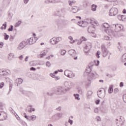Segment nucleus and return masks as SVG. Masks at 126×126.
Masks as SVG:
<instances>
[{
    "instance_id": "obj_26",
    "label": "nucleus",
    "mask_w": 126,
    "mask_h": 126,
    "mask_svg": "<svg viewBox=\"0 0 126 126\" xmlns=\"http://www.w3.org/2000/svg\"><path fill=\"white\" fill-rule=\"evenodd\" d=\"M122 62H123V63H125L126 62V54H124L123 55L122 59Z\"/></svg>"
},
{
    "instance_id": "obj_49",
    "label": "nucleus",
    "mask_w": 126,
    "mask_h": 126,
    "mask_svg": "<svg viewBox=\"0 0 126 126\" xmlns=\"http://www.w3.org/2000/svg\"><path fill=\"white\" fill-rule=\"evenodd\" d=\"M35 119H36V116L35 115H32L31 116V119L32 121H34V120H35Z\"/></svg>"
},
{
    "instance_id": "obj_54",
    "label": "nucleus",
    "mask_w": 126,
    "mask_h": 126,
    "mask_svg": "<svg viewBox=\"0 0 126 126\" xmlns=\"http://www.w3.org/2000/svg\"><path fill=\"white\" fill-rule=\"evenodd\" d=\"M99 103H100V100L98 99V100H96L95 104H96V105L99 104Z\"/></svg>"
},
{
    "instance_id": "obj_9",
    "label": "nucleus",
    "mask_w": 126,
    "mask_h": 126,
    "mask_svg": "<svg viewBox=\"0 0 126 126\" xmlns=\"http://www.w3.org/2000/svg\"><path fill=\"white\" fill-rule=\"evenodd\" d=\"M90 78H92V80L93 78H98L99 77V75L96 72H93L91 73V75H89L88 77H89Z\"/></svg>"
},
{
    "instance_id": "obj_5",
    "label": "nucleus",
    "mask_w": 126,
    "mask_h": 126,
    "mask_svg": "<svg viewBox=\"0 0 126 126\" xmlns=\"http://www.w3.org/2000/svg\"><path fill=\"white\" fill-rule=\"evenodd\" d=\"M10 74V70L4 69H0V76H4Z\"/></svg>"
},
{
    "instance_id": "obj_12",
    "label": "nucleus",
    "mask_w": 126,
    "mask_h": 126,
    "mask_svg": "<svg viewBox=\"0 0 126 126\" xmlns=\"http://www.w3.org/2000/svg\"><path fill=\"white\" fill-rule=\"evenodd\" d=\"M47 55V51L43 50L40 52V54L38 55V58L39 59H40L41 58H43V57H45Z\"/></svg>"
},
{
    "instance_id": "obj_42",
    "label": "nucleus",
    "mask_w": 126,
    "mask_h": 126,
    "mask_svg": "<svg viewBox=\"0 0 126 126\" xmlns=\"http://www.w3.org/2000/svg\"><path fill=\"white\" fill-rule=\"evenodd\" d=\"M94 112L95 114H98V113H99V109H98V108H94Z\"/></svg>"
},
{
    "instance_id": "obj_51",
    "label": "nucleus",
    "mask_w": 126,
    "mask_h": 126,
    "mask_svg": "<svg viewBox=\"0 0 126 126\" xmlns=\"http://www.w3.org/2000/svg\"><path fill=\"white\" fill-rule=\"evenodd\" d=\"M8 31H12L13 30V26H11V28L8 29Z\"/></svg>"
},
{
    "instance_id": "obj_40",
    "label": "nucleus",
    "mask_w": 126,
    "mask_h": 126,
    "mask_svg": "<svg viewBox=\"0 0 126 126\" xmlns=\"http://www.w3.org/2000/svg\"><path fill=\"white\" fill-rule=\"evenodd\" d=\"M4 37L5 40H7L8 38H9V36L8 35H7L6 33L4 34Z\"/></svg>"
},
{
    "instance_id": "obj_20",
    "label": "nucleus",
    "mask_w": 126,
    "mask_h": 126,
    "mask_svg": "<svg viewBox=\"0 0 126 126\" xmlns=\"http://www.w3.org/2000/svg\"><path fill=\"white\" fill-rule=\"evenodd\" d=\"M114 34H115L116 35H114L115 37H117V36H118V37H123V36H124V33L123 32H117V33H115Z\"/></svg>"
},
{
    "instance_id": "obj_13",
    "label": "nucleus",
    "mask_w": 126,
    "mask_h": 126,
    "mask_svg": "<svg viewBox=\"0 0 126 126\" xmlns=\"http://www.w3.org/2000/svg\"><path fill=\"white\" fill-rule=\"evenodd\" d=\"M1 116V118L3 117V120H6L7 118V115L6 113L3 111L0 112V116Z\"/></svg>"
},
{
    "instance_id": "obj_22",
    "label": "nucleus",
    "mask_w": 126,
    "mask_h": 126,
    "mask_svg": "<svg viewBox=\"0 0 126 126\" xmlns=\"http://www.w3.org/2000/svg\"><path fill=\"white\" fill-rule=\"evenodd\" d=\"M50 43L52 44V45H55V44H57V41L56 40V37H53L50 40Z\"/></svg>"
},
{
    "instance_id": "obj_58",
    "label": "nucleus",
    "mask_w": 126,
    "mask_h": 126,
    "mask_svg": "<svg viewBox=\"0 0 126 126\" xmlns=\"http://www.w3.org/2000/svg\"><path fill=\"white\" fill-rule=\"evenodd\" d=\"M24 116L26 119H28V116L26 115V113H24Z\"/></svg>"
},
{
    "instance_id": "obj_35",
    "label": "nucleus",
    "mask_w": 126,
    "mask_h": 126,
    "mask_svg": "<svg viewBox=\"0 0 126 126\" xmlns=\"http://www.w3.org/2000/svg\"><path fill=\"white\" fill-rule=\"evenodd\" d=\"M17 81L18 82V83H19V84H21V83H22V79L21 78H19L17 80Z\"/></svg>"
},
{
    "instance_id": "obj_55",
    "label": "nucleus",
    "mask_w": 126,
    "mask_h": 126,
    "mask_svg": "<svg viewBox=\"0 0 126 126\" xmlns=\"http://www.w3.org/2000/svg\"><path fill=\"white\" fill-rule=\"evenodd\" d=\"M120 87H124V82H121L120 85Z\"/></svg>"
},
{
    "instance_id": "obj_8",
    "label": "nucleus",
    "mask_w": 126,
    "mask_h": 126,
    "mask_svg": "<svg viewBox=\"0 0 126 126\" xmlns=\"http://www.w3.org/2000/svg\"><path fill=\"white\" fill-rule=\"evenodd\" d=\"M85 53H88L91 49V43L87 42L84 46Z\"/></svg>"
},
{
    "instance_id": "obj_30",
    "label": "nucleus",
    "mask_w": 126,
    "mask_h": 126,
    "mask_svg": "<svg viewBox=\"0 0 126 126\" xmlns=\"http://www.w3.org/2000/svg\"><path fill=\"white\" fill-rule=\"evenodd\" d=\"M61 40H62V37H61L56 38V43H59V42H61Z\"/></svg>"
},
{
    "instance_id": "obj_34",
    "label": "nucleus",
    "mask_w": 126,
    "mask_h": 126,
    "mask_svg": "<svg viewBox=\"0 0 126 126\" xmlns=\"http://www.w3.org/2000/svg\"><path fill=\"white\" fill-rule=\"evenodd\" d=\"M52 58H54L53 55H50L49 56L47 57L46 58V60H51V59H52Z\"/></svg>"
},
{
    "instance_id": "obj_45",
    "label": "nucleus",
    "mask_w": 126,
    "mask_h": 126,
    "mask_svg": "<svg viewBox=\"0 0 126 126\" xmlns=\"http://www.w3.org/2000/svg\"><path fill=\"white\" fill-rule=\"evenodd\" d=\"M87 40V39H86L85 37H82L80 39V41H86Z\"/></svg>"
},
{
    "instance_id": "obj_41",
    "label": "nucleus",
    "mask_w": 126,
    "mask_h": 126,
    "mask_svg": "<svg viewBox=\"0 0 126 126\" xmlns=\"http://www.w3.org/2000/svg\"><path fill=\"white\" fill-rule=\"evenodd\" d=\"M3 86H4V83L1 82L0 83V89H1V88H2V87H3Z\"/></svg>"
},
{
    "instance_id": "obj_61",
    "label": "nucleus",
    "mask_w": 126,
    "mask_h": 126,
    "mask_svg": "<svg viewBox=\"0 0 126 126\" xmlns=\"http://www.w3.org/2000/svg\"><path fill=\"white\" fill-rule=\"evenodd\" d=\"M30 70H36V69L33 67L30 68Z\"/></svg>"
},
{
    "instance_id": "obj_60",
    "label": "nucleus",
    "mask_w": 126,
    "mask_h": 126,
    "mask_svg": "<svg viewBox=\"0 0 126 126\" xmlns=\"http://www.w3.org/2000/svg\"><path fill=\"white\" fill-rule=\"evenodd\" d=\"M54 78H55V80H59V79H60V77L55 76Z\"/></svg>"
},
{
    "instance_id": "obj_2",
    "label": "nucleus",
    "mask_w": 126,
    "mask_h": 126,
    "mask_svg": "<svg viewBox=\"0 0 126 126\" xmlns=\"http://www.w3.org/2000/svg\"><path fill=\"white\" fill-rule=\"evenodd\" d=\"M118 8L116 7H112L109 10V16H116L118 12Z\"/></svg>"
},
{
    "instance_id": "obj_29",
    "label": "nucleus",
    "mask_w": 126,
    "mask_h": 126,
    "mask_svg": "<svg viewBox=\"0 0 126 126\" xmlns=\"http://www.w3.org/2000/svg\"><path fill=\"white\" fill-rule=\"evenodd\" d=\"M94 62V63L96 66H98V65H99V64H100V61H99L98 60H95Z\"/></svg>"
},
{
    "instance_id": "obj_63",
    "label": "nucleus",
    "mask_w": 126,
    "mask_h": 126,
    "mask_svg": "<svg viewBox=\"0 0 126 126\" xmlns=\"http://www.w3.org/2000/svg\"><path fill=\"white\" fill-rule=\"evenodd\" d=\"M68 123L70 124V125H72V120H70V119L69 120Z\"/></svg>"
},
{
    "instance_id": "obj_24",
    "label": "nucleus",
    "mask_w": 126,
    "mask_h": 126,
    "mask_svg": "<svg viewBox=\"0 0 126 126\" xmlns=\"http://www.w3.org/2000/svg\"><path fill=\"white\" fill-rule=\"evenodd\" d=\"M103 27L104 28H106V29H108V28H110V25L107 23H104L102 25Z\"/></svg>"
},
{
    "instance_id": "obj_50",
    "label": "nucleus",
    "mask_w": 126,
    "mask_h": 126,
    "mask_svg": "<svg viewBox=\"0 0 126 126\" xmlns=\"http://www.w3.org/2000/svg\"><path fill=\"white\" fill-rule=\"evenodd\" d=\"M75 99H77V100H79V99L78 98V97H79V95H78V94H74Z\"/></svg>"
},
{
    "instance_id": "obj_25",
    "label": "nucleus",
    "mask_w": 126,
    "mask_h": 126,
    "mask_svg": "<svg viewBox=\"0 0 126 126\" xmlns=\"http://www.w3.org/2000/svg\"><path fill=\"white\" fill-rule=\"evenodd\" d=\"M58 92H60V93L58 94H62V93H63L64 92V90H63V88L62 87H59L58 89Z\"/></svg>"
},
{
    "instance_id": "obj_44",
    "label": "nucleus",
    "mask_w": 126,
    "mask_h": 126,
    "mask_svg": "<svg viewBox=\"0 0 126 126\" xmlns=\"http://www.w3.org/2000/svg\"><path fill=\"white\" fill-rule=\"evenodd\" d=\"M117 124V126H121V125H123V122L121 121V122H119L116 123Z\"/></svg>"
},
{
    "instance_id": "obj_21",
    "label": "nucleus",
    "mask_w": 126,
    "mask_h": 126,
    "mask_svg": "<svg viewBox=\"0 0 126 126\" xmlns=\"http://www.w3.org/2000/svg\"><path fill=\"white\" fill-rule=\"evenodd\" d=\"M102 52V56L103 57H107V56H108V54H109V51L106 50H104Z\"/></svg>"
},
{
    "instance_id": "obj_48",
    "label": "nucleus",
    "mask_w": 126,
    "mask_h": 126,
    "mask_svg": "<svg viewBox=\"0 0 126 126\" xmlns=\"http://www.w3.org/2000/svg\"><path fill=\"white\" fill-rule=\"evenodd\" d=\"M46 66H48V67H49V66H51V63H50L49 62H47L46 63Z\"/></svg>"
},
{
    "instance_id": "obj_43",
    "label": "nucleus",
    "mask_w": 126,
    "mask_h": 126,
    "mask_svg": "<svg viewBox=\"0 0 126 126\" xmlns=\"http://www.w3.org/2000/svg\"><path fill=\"white\" fill-rule=\"evenodd\" d=\"M66 53V51L65 50H62L61 51V55L62 56H64V55H65Z\"/></svg>"
},
{
    "instance_id": "obj_16",
    "label": "nucleus",
    "mask_w": 126,
    "mask_h": 126,
    "mask_svg": "<svg viewBox=\"0 0 126 126\" xmlns=\"http://www.w3.org/2000/svg\"><path fill=\"white\" fill-rule=\"evenodd\" d=\"M93 92L91 91H89L87 93V98L88 99H90L91 98V96H92Z\"/></svg>"
},
{
    "instance_id": "obj_53",
    "label": "nucleus",
    "mask_w": 126,
    "mask_h": 126,
    "mask_svg": "<svg viewBox=\"0 0 126 126\" xmlns=\"http://www.w3.org/2000/svg\"><path fill=\"white\" fill-rule=\"evenodd\" d=\"M106 76H108L110 78H111V77H113V76L112 75H110L109 74H106Z\"/></svg>"
},
{
    "instance_id": "obj_33",
    "label": "nucleus",
    "mask_w": 126,
    "mask_h": 126,
    "mask_svg": "<svg viewBox=\"0 0 126 126\" xmlns=\"http://www.w3.org/2000/svg\"><path fill=\"white\" fill-rule=\"evenodd\" d=\"M1 30H3V29H6V24H4L2 25V26L0 28Z\"/></svg>"
},
{
    "instance_id": "obj_1",
    "label": "nucleus",
    "mask_w": 126,
    "mask_h": 126,
    "mask_svg": "<svg viewBox=\"0 0 126 126\" xmlns=\"http://www.w3.org/2000/svg\"><path fill=\"white\" fill-rule=\"evenodd\" d=\"M124 27L122 25L120 24H114L111 26L110 27V31H108V29H106L104 31L108 34H110V35H113V36H116V33L117 34V32L119 31H121V30H123Z\"/></svg>"
},
{
    "instance_id": "obj_39",
    "label": "nucleus",
    "mask_w": 126,
    "mask_h": 126,
    "mask_svg": "<svg viewBox=\"0 0 126 126\" xmlns=\"http://www.w3.org/2000/svg\"><path fill=\"white\" fill-rule=\"evenodd\" d=\"M104 40H107V41L109 40H111V37L107 35L104 36Z\"/></svg>"
},
{
    "instance_id": "obj_14",
    "label": "nucleus",
    "mask_w": 126,
    "mask_h": 126,
    "mask_svg": "<svg viewBox=\"0 0 126 126\" xmlns=\"http://www.w3.org/2000/svg\"><path fill=\"white\" fill-rule=\"evenodd\" d=\"M25 46H26V42H25V41L21 42L19 45V50H22V49H23Z\"/></svg>"
},
{
    "instance_id": "obj_7",
    "label": "nucleus",
    "mask_w": 126,
    "mask_h": 126,
    "mask_svg": "<svg viewBox=\"0 0 126 126\" xmlns=\"http://www.w3.org/2000/svg\"><path fill=\"white\" fill-rule=\"evenodd\" d=\"M64 74L66 76H67V77H69V78H72V77L74 76V74H73V73L68 70H66L64 71Z\"/></svg>"
},
{
    "instance_id": "obj_17",
    "label": "nucleus",
    "mask_w": 126,
    "mask_h": 126,
    "mask_svg": "<svg viewBox=\"0 0 126 126\" xmlns=\"http://www.w3.org/2000/svg\"><path fill=\"white\" fill-rule=\"evenodd\" d=\"M97 5L93 4L91 6V10L93 11V12L96 11V10H97Z\"/></svg>"
},
{
    "instance_id": "obj_27",
    "label": "nucleus",
    "mask_w": 126,
    "mask_h": 126,
    "mask_svg": "<svg viewBox=\"0 0 126 126\" xmlns=\"http://www.w3.org/2000/svg\"><path fill=\"white\" fill-rule=\"evenodd\" d=\"M21 24V21H19L15 24V27H18Z\"/></svg>"
},
{
    "instance_id": "obj_18",
    "label": "nucleus",
    "mask_w": 126,
    "mask_h": 126,
    "mask_svg": "<svg viewBox=\"0 0 126 126\" xmlns=\"http://www.w3.org/2000/svg\"><path fill=\"white\" fill-rule=\"evenodd\" d=\"M68 54L69 55H70V56H74L75 55V51H74V50H70L68 51Z\"/></svg>"
},
{
    "instance_id": "obj_38",
    "label": "nucleus",
    "mask_w": 126,
    "mask_h": 126,
    "mask_svg": "<svg viewBox=\"0 0 126 126\" xmlns=\"http://www.w3.org/2000/svg\"><path fill=\"white\" fill-rule=\"evenodd\" d=\"M118 44L119 46L118 47V48L119 49V51H122L123 50L122 49V43L119 42Z\"/></svg>"
},
{
    "instance_id": "obj_36",
    "label": "nucleus",
    "mask_w": 126,
    "mask_h": 126,
    "mask_svg": "<svg viewBox=\"0 0 126 126\" xmlns=\"http://www.w3.org/2000/svg\"><path fill=\"white\" fill-rule=\"evenodd\" d=\"M101 48L102 49V52H103V51H106L107 50V49H106V47H105L104 45H101Z\"/></svg>"
},
{
    "instance_id": "obj_19",
    "label": "nucleus",
    "mask_w": 126,
    "mask_h": 126,
    "mask_svg": "<svg viewBox=\"0 0 126 126\" xmlns=\"http://www.w3.org/2000/svg\"><path fill=\"white\" fill-rule=\"evenodd\" d=\"M71 11L73 12V13H75L78 11V8H77V7L74 6L73 8H72Z\"/></svg>"
},
{
    "instance_id": "obj_56",
    "label": "nucleus",
    "mask_w": 126,
    "mask_h": 126,
    "mask_svg": "<svg viewBox=\"0 0 126 126\" xmlns=\"http://www.w3.org/2000/svg\"><path fill=\"white\" fill-rule=\"evenodd\" d=\"M50 76H51V77H53V78H55V77H56V76L54 75L53 73L50 74Z\"/></svg>"
},
{
    "instance_id": "obj_11",
    "label": "nucleus",
    "mask_w": 126,
    "mask_h": 126,
    "mask_svg": "<svg viewBox=\"0 0 126 126\" xmlns=\"http://www.w3.org/2000/svg\"><path fill=\"white\" fill-rule=\"evenodd\" d=\"M88 25V23L86 21H80L79 22V26L80 27H86Z\"/></svg>"
},
{
    "instance_id": "obj_64",
    "label": "nucleus",
    "mask_w": 126,
    "mask_h": 126,
    "mask_svg": "<svg viewBox=\"0 0 126 126\" xmlns=\"http://www.w3.org/2000/svg\"><path fill=\"white\" fill-rule=\"evenodd\" d=\"M123 13L124 14H126V9H124L123 11Z\"/></svg>"
},
{
    "instance_id": "obj_57",
    "label": "nucleus",
    "mask_w": 126,
    "mask_h": 126,
    "mask_svg": "<svg viewBox=\"0 0 126 126\" xmlns=\"http://www.w3.org/2000/svg\"><path fill=\"white\" fill-rule=\"evenodd\" d=\"M3 46V43L0 42V48H2Z\"/></svg>"
},
{
    "instance_id": "obj_4",
    "label": "nucleus",
    "mask_w": 126,
    "mask_h": 126,
    "mask_svg": "<svg viewBox=\"0 0 126 126\" xmlns=\"http://www.w3.org/2000/svg\"><path fill=\"white\" fill-rule=\"evenodd\" d=\"M88 32L90 33L92 37L94 38L96 37V33H95V27H89L88 29Z\"/></svg>"
},
{
    "instance_id": "obj_15",
    "label": "nucleus",
    "mask_w": 126,
    "mask_h": 126,
    "mask_svg": "<svg viewBox=\"0 0 126 126\" xmlns=\"http://www.w3.org/2000/svg\"><path fill=\"white\" fill-rule=\"evenodd\" d=\"M88 81L89 82H86V86L87 87L91 85V81H92V78H90V77H88Z\"/></svg>"
},
{
    "instance_id": "obj_32",
    "label": "nucleus",
    "mask_w": 126,
    "mask_h": 126,
    "mask_svg": "<svg viewBox=\"0 0 126 126\" xmlns=\"http://www.w3.org/2000/svg\"><path fill=\"white\" fill-rule=\"evenodd\" d=\"M75 2H76L75 0L68 1V3H69V5H73V4L75 3Z\"/></svg>"
},
{
    "instance_id": "obj_28",
    "label": "nucleus",
    "mask_w": 126,
    "mask_h": 126,
    "mask_svg": "<svg viewBox=\"0 0 126 126\" xmlns=\"http://www.w3.org/2000/svg\"><path fill=\"white\" fill-rule=\"evenodd\" d=\"M100 55H101V52L100 51H97L96 54V57L99 59L100 58Z\"/></svg>"
},
{
    "instance_id": "obj_59",
    "label": "nucleus",
    "mask_w": 126,
    "mask_h": 126,
    "mask_svg": "<svg viewBox=\"0 0 126 126\" xmlns=\"http://www.w3.org/2000/svg\"><path fill=\"white\" fill-rule=\"evenodd\" d=\"M68 38L70 41H72V40L73 39V38H72V36H69Z\"/></svg>"
},
{
    "instance_id": "obj_6",
    "label": "nucleus",
    "mask_w": 126,
    "mask_h": 126,
    "mask_svg": "<svg viewBox=\"0 0 126 126\" xmlns=\"http://www.w3.org/2000/svg\"><path fill=\"white\" fill-rule=\"evenodd\" d=\"M37 40H38V38L37 37H32L28 39L27 42L30 45H33V44L36 43V41H37Z\"/></svg>"
},
{
    "instance_id": "obj_62",
    "label": "nucleus",
    "mask_w": 126,
    "mask_h": 126,
    "mask_svg": "<svg viewBox=\"0 0 126 126\" xmlns=\"http://www.w3.org/2000/svg\"><path fill=\"white\" fill-rule=\"evenodd\" d=\"M28 59H29V57L27 56L25 59V62H28Z\"/></svg>"
},
{
    "instance_id": "obj_3",
    "label": "nucleus",
    "mask_w": 126,
    "mask_h": 126,
    "mask_svg": "<svg viewBox=\"0 0 126 126\" xmlns=\"http://www.w3.org/2000/svg\"><path fill=\"white\" fill-rule=\"evenodd\" d=\"M106 91L104 89V88L100 89L97 92V96H98L99 98H101L103 99L105 96V93Z\"/></svg>"
},
{
    "instance_id": "obj_10",
    "label": "nucleus",
    "mask_w": 126,
    "mask_h": 126,
    "mask_svg": "<svg viewBox=\"0 0 126 126\" xmlns=\"http://www.w3.org/2000/svg\"><path fill=\"white\" fill-rule=\"evenodd\" d=\"M90 21V23L92 24V25H93L94 26H98L99 25L98 21L95 20V19H91Z\"/></svg>"
},
{
    "instance_id": "obj_37",
    "label": "nucleus",
    "mask_w": 126,
    "mask_h": 126,
    "mask_svg": "<svg viewBox=\"0 0 126 126\" xmlns=\"http://www.w3.org/2000/svg\"><path fill=\"white\" fill-rule=\"evenodd\" d=\"M123 15H119L118 16V19L120 21H122V20H123Z\"/></svg>"
},
{
    "instance_id": "obj_46",
    "label": "nucleus",
    "mask_w": 126,
    "mask_h": 126,
    "mask_svg": "<svg viewBox=\"0 0 126 126\" xmlns=\"http://www.w3.org/2000/svg\"><path fill=\"white\" fill-rule=\"evenodd\" d=\"M122 21H126V16H125V15L123 16Z\"/></svg>"
},
{
    "instance_id": "obj_47",
    "label": "nucleus",
    "mask_w": 126,
    "mask_h": 126,
    "mask_svg": "<svg viewBox=\"0 0 126 126\" xmlns=\"http://www.w3.org/2000/svg\"><path fill=\"white\" fill-rule=\"evenodd\" d=\"M118 92H119V89H115L114 90V93L115 94H117V93H118Z\"/></svg>"
},
{
    "instance_id": "obj_31",
    "label": "nucleus",
    "mask_w": 126,
    "mask_h": 126,
    "mask_svg": "<svg viewBox=\"0 0 126 126\" xmlns=\"http://www.w3.org/2000/svg\"><path fill=\"white\" fill-rule=\"evenodd\" d=\"M108 93H109V94L113 93V87H110L109 88V89H108Z\"/></svg>"
},
{
    "instance_id": "obj_23",
    "label": "nucleus",
    "mask_w": 126,
    "mask_h": 126,
    "mask_svg": "<svg viewBox=\"0 0 126 126\" xmlns=\"http://www.w3.org/2000/svg\"><path fill=\"white\" fill-rule=\"evenodd\" d=\"M92 68V67L91 66H89L86 69V72H87V73H90V72H91Z\"/></svg>"
},
{
    "instance_id": "obj_52",
    "label": "nucleus",
    "mask_w": 126,
    "mask_h": 126,
    "mask_svg": "<svg viewBox=\"0 0 126 126\" xmlns=\"http://www.w3.org/2000/svg\"><path fill=\"white\" fill-rule=\"evenodd\" d=\"M97 121H98L99 122H100L101 121V118H100V117L99 116H97L96 118Z\"/></svg>"
}]
</instances>
